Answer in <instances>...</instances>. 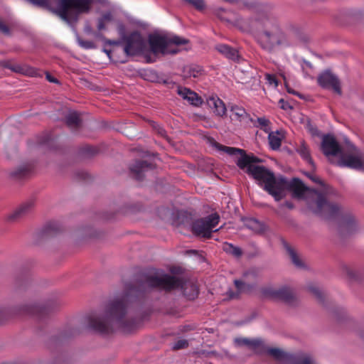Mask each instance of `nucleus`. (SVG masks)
Returning <instances> with one entry per match:
<instances>
[{
    "instance_id": "nucleus-1",
    "label": "nucleus",
    "mask_w": 364,
    "mask_h": 364,
    "mask_svg": "<svg viewBox=\"0 0 364 364\" xmlns=\"http://www.w3.org/2000/svg\"><path fill=\"white\" fill-rule=\"evenodd\" d=\"M213 145L218 149L230 155L240 154L237 160V165L257 180L262 188L276 201L284 198L287 190H291L294 198L306 200L309 208L316 214L330 218L339 212L340 207L338 204L327 201L326 196L330 193L329 188L319 178L309 176L314 182L321 185V189L318 191L310 189L297 178L289 181L282 176H276L264 166L255 165L259 159L254 156L245 154L242 149L225 146L217 142H214Z\"/></svg>"
},
{
    "instance_id": "nucleus-2",
    "label": "nucleus",
    "mask_w": 364,
    "mask_h": 364,
    "mask_svg": "<svg viewBox=\"0 0 364 364\" xmlns=\"http://www.w3.org/2000/svg\"><path fill=\"white\" fill-rule=\"evenodd\" d=\"M235 25L243 31L257 32L259 43L269 52L291 44L277 21L265 14L257 13L250 18L238 17L235 20Z\"/></svg>"
},
{
    "instance_id": "nucleus-3",
    "label": "nucleus",
    "mask_w": 364,
    "mask_h": 364,
    "mask_svg": "<svg viewBox=\"0 0 364 364\" xmlns=\"http://www.w3.org/2000/svg\"><path fill=\"white\" fill-rule=\"evenodd\" d=\"M89 325L95 331L109 333L114 329L129 332L135 325L127 305V298L113 301L102 315H93L89 317Z\"/></svg>"
},
{
    "instance_id": "nucleus-4",
    "label": "nucleus",
    "mask_w": 364,
    "mask_h": 364,
    "mask_svg": "<svg viewBox=\"0 0 364 364\" xmlns=\"http://www.w3.org/2000/svg\"><path fill=\"white\" fill-rule=\"evenodd\" d=\"M147 284L166 290L181 289L183 294L190 300L194 299L198 294V287L191 281L183 282L176 277L156 273L147 279Z\"/></svg>"
},
{
    "instance_id": "nucleus-5",
    "label": "nucleus",
    "mask_w": 364,
    "mask_h": 364,
    "mask_svg": "<svg viewBox=\"0 0 364 364\" xmlns=\"http://www.w3.org/2000/svg\"><path fill=\"white\" fill-rule=\"evenodd\" d=\"M187 39L179 36H168L159 34L149 36V43L151 50L154 54H176L178 50L175 46H181L188 43Z\"/></svg>"
},
{
    "instance_id": "nucleus-6",
    "label": "nucleus",
    "mask_w": 364,
    "mask_h": 364,
    "mask_svg": "<svg viewBox=\"0 0 364 364\" xmlns=\"http://www.w3.org/2000/svg\"><path fill=\"white\" fill-rule=\"evenodd\" d=\"M220 220L218 214L213 213L205 218L197 220L193 223V232L200 237H210L213 229L218 225Z\"/></svg>"
},
{
    "instance_id": "nucleus-7",
    "label": "nucleus",
    "mask_w": 364,
    "mask_h": 364,
    "mask_svg": "<svg viewBox=\"0 0 364 364\" xmlns=\"http://www.w3.org/2000/svg\"><path fill=\"white\" fill-rule=\"evenodd\" d=\"M262 294L273 299L281 300L289 305H295L297 299L293 290L287 287L274 288L265 287L261 289Z\"/></svg>"
},
{
    "instance_id": "nucleus-8",
    "label": "nucleus",
    "mask_w": 364,
    "mask_h": 364,
    "mask_svg": "<svg viewBox=\"0 0 364 364\" xmlns=\"http://www.w3.org/2000/svg\"><path fill=\"white\" fill-rule=\"evenodd\" d=\"M337 164L341 167L362 169L364 168V156L358 149L351 145L349 152L341 154Z\"/></svg>"
},
{
    "instance_id": "nucleus-9",
    "label": "nucleus",
    "mask_w": 364,
    "mask_h": 364,
    "mask_svg": "<svg viewBox=\"0 0 364 364\" xmlns=\"http://www.w3.org/2000/svg\"><path fill=\"white\" fill-rule=\"evenodd\" d=\"M267 352L270 355L281 362L291 361L293 364H317L311 356L307 355L292 358L279 348H269Z\"/></svg>"
},
{
    "instance_id": "nucleus-10",
    "label": "nucleus",
    "mask_w": 364,
    "mask_h": 364,
    "mask_svg": "<svg viewBox=\"0 0 364 364\" xmlns=\"http://www.w3.org/2000/svg\"><path fill=\"white\" fill-rule=\"evenodd\" d=\"M125 43L124 52L127 55H134L143 50L144 40L139 32H133L123 38Z\"/></svg>"
},
{
    "instance_id": "nucleus-11",
    "label": "nucleus",
    "mask_w": 364,
    "mask_h": 364,
    "mask_svg": "<svg viewBox=\"0 0 364 364\" xmlns=\"http://www.w3.org/2000/svg\"><path fill=\"white\" fill-rule=\"evenodd\" d=\"M318 83L323 88H331L337 94L341 95L340 82L337 77L330 71H325L319 75Z\"/></svg>"
},
{
    "instance_id": "nucleus-12",
    "label": "nucleus",
    "mask_w": 364,
    "mask_h": 364,
    "mask_svg": "<svg viewBox=\"0 0 364 364\" xmlns=\"http://www.w3.org/2000/svg\"><path fill=\"white\" fill-rule=\"evenodd\" d=\"M321 149L324 155L326 156H336L341 151V149L338 141L333 136L330 134L326 135L323 137Z\"/></svg>"
},
{
    "instance_id": "nucleus-13",
    "label": "nucleus",
    "mask_w": 364,
    "mask_h": 364,
    "mask_svg": "<svg viewBox=\"0 0 364 364\" xmlns=\"http://www.w3.org/2000/svg\"><path fill=\"white\" fill-rule=\"evenodd\" d=\"M177 93L183 99L187 100L191 105L199 106L202 104V100L198 96L197 93L188 88L178 87Z\"/></svg>"
},
{
    "instance_id": "nucleus-14",
    "label": "nucleus",
    "mask_w": 364,
    "mask_h": 364,
    "mask_svg": "<svg viewBox=\"0 0 364 364\" xmlns=\"http://www.w3.org/2000/svg\"><path fill=\"white\" fill-rule=\"evenodd\" d=\"M9 68L15 73L27 76L33 77L37 75V71L33 68L27 65H10L9 63L1 62V68Z\"/></svg>"
},
{
    "instance_id": "nucleus-15",
    "label": "nucleus",
    "mask_w": 364,
    "mask_h": 364,
    "mask_svg": "<svg viewBox=\"0 0 364 364\" xmlns=\"http://www.w3.org/2000/svg\"><path fill=\"white\" fill-rule=\"evenodd\" d=\"M208 106L218 116H223L226 112V108L223 102L218 97H212L207 100Z\"/></svg>"
},
{
    "instance_id": "nucleus-16",
    "label": "nucleus",
    "mask_w": 364,
    "mask_h": 364,
    "mask_svg": "<svg viewBox=\"0 0 364 364\" xmlns=\"http://www.w3.org/2000/svg\"><path fill=\"white\" fill-rule=\"evenodd\" d=\"M231 117L234 120H238L242 122L247 123L250 120V116L245 109L237 105H232L230 108Z\"/></svg>"
},
{
    "instance_id": "nucleus-17",
    "label": "nucleus",
    "mask_w": 364,
    "mask_h": 364,
    "mask_svg": "<svg viewBox=\"0 0 364 364\" xmlns=\"http://www.w3.org/2000/svg\"><path fill=\"white\" fill-rule=\"evenodd\" d=\"M33 207L32 201L26 202L22 204L16 210L8 217V220H14L20 218L28 214Z\"/></svg>"
},
{
    "instance_id": "nucleus-18",
    "label": "nucleus",
    "mask_w": 364,
    "mask_h": 364,
    "mask_svg": "<svg viewBox=\"0 0 364 364\" xmlns=\"http://www.w3.org/2000/svg\"><path fill=\"white\" fill-rule=\"evenodd\" d=\"M341 227L347 232H353L357 228V220L351 214H346L342 219Z\"/></svg>"
},
{
    "instance_id": "nucleus-19",
    "label": "nucleus",
    "mask_w": 364,
    "mask_h": 364,
    "mask_svg": "<svg viewBox=\"0 0 364 364\" xmlns=\"http://www.w3.org/2000/svg\"><path fill=\"white\" fill-rule=\"evenodd\" d=\"M216 50L227 58L235 60L239 58L238 52L234 48L225 44H220L216 46Z\"/></svg>"
},
{
    "instance_id": "nucleus-20",
    "label": "nucleus",
    "mask_w": 364,
    "mask_h": 364,
    "mask_svg": "<svg viewBox=\"0 0 364 364\" xmlns=\"http://www.w3.org/2000/svg\"><path fill=\"white\" fill-rule=\"evenodd\" d=\"M287 251L291 259V262L297 268L304 269L306 267L304 262L293 248H291V247H287Z\"/></svg>"
},
{
    "instance_id": "nucleus-21",
    "label": "nucleus",
    "mask_w": 364,
    "mask_h": 364,
    "mask_svg": "<svg viewBox=\"0 0 364 364\" xmlns=\"http://www.w3.org/2000/svg\"><path fill=\"white\" fill-rule=\"evenodd\" d=\"M235 286L237 289V292L234 293L232 291H229V296L231 299L237 298L240 293L245 292L250 289V286L245 283V282L235 279L234 281Z\"/></svg>"
},
{
    "instance_id": "nucleus-22",
    "label": "nucleus",
    "mask_w": 364,
    "mask_h": 364,
    "mask_svg": "<svg viewBox=\"0 0 364 364\" xmlns=\"http://www.w3.org/2000/svg\"><path fill=\"white\" fill-rule=\"evenodd\" d=\"M183 77L186 78L198 77L202 73V69L199 66L190 65L183 69Z\"/></svg>"
},
{
    "instance_id": "nucleus-23",
    "label": "nucleus",
    "mask_w": 364,
    "mask_h": 364,
    "mask_svg": "<svg viewBox=\"0 0 364 364\" xmlns=\"http://www.w3.org/2000/svg\"><path fill=\"white\" fill-rule=\"evenodd\" d=\"M149 166V165L146 161H138L131 166V171L136 174L139 179H141V174Z\"/></svg>"
},
{
    "instance_id": "nucleus-24",
    "label": "nucleus",
    "mask_w": 364,
    "mask_h": 364,
    "mask_svg": "<svg viewBox=\"0 0 364 364\" xmlns=\"http://www.w3.org/2000/svg\"><path fill=\"white\" fill-rule=\"evenodd\" d=\"M235 343L238 346H245L250 349L257 350L261 345L262 342L259 340H250L247 338H237Z\"/></svg>"
},
{
    "instance_id": "nucleus-25",
    "label": "nucleus",
    "mask_w": 364,
    "mask_h": 364,
    "mask_svg": "<svg viewBox=\"0 0 364 364\" xmlns=\"http://www.w3.org/2000/svg\"><path fill=\"white\" fill-rule=\"evenodd\" d=\"M186 6H191L198 11H203L206 8L205 0H181Z\"/></svg>"
},
{
    "instance_id": "nucleus-26",
    "label": "nucleus",
    "mask_w": 364,
    "mask_h": 364,
    "mask_svg": "<svg viewBox=\"0 0 364 364\" xmlns=\"http://www.w3.org/2000/svg\"><path fill=\"white\" fill-rule=\"evenodd\" d=\"M282 138L278 132L269 133L268 139L270 147L274 150L278 149L281 146Z\"/></svg>"
},
{
    "instance_id": "nucleus-27",
    "label": "nucleus",
    "mask_w": 364,
    "mask_h": 364,
    "mask_svg": "<svg viewBox=\"0 0 364 364\" xmlns=\"http://www.w3.org/2000/svg\"><path fill=\"white\" fill-rule=\"evenodd\" d=\"M297 152L304 160H306L309 164L314 167V161L310 156L309 150L304 142H302L301 145L297 148Z\"/></svg>"
},
{
    "instance_id": "nucleus-28",
    "label": "nucleus",
    "mask_w": 364,
    "mask_h": 364,
    "mask_svg": "<svg viewBox=\"0 0 364 364\" xmlns=\"http://www.w3.org/2000/svg\"><path fill=\"white\" fill-rule=\"evenodd\" d=\"M113 19L112 14L111 12H106L103 14L97 19V28L99 31H102L106 28V25L111 22Z\"/></svg>"
},
{
    "instance_id": "nucleus-29",
    "label": "nucleus",
    "mask_w": 364,
    "mask_h": 364,
    "mask_svg": "<svg viewBox=\"0 0 364 364\" xmlns=\"http://www.w3.org/2000/svg\"><path fill=\"white\" fill-rule=\"evenodd\" d=\"M66 122L68 126L77 127L80 123V119L78 113L76 112H70L66 116Z\"/></svg>"
},
{
    "instance_id": "nucleus-30",
    "label": "nucleus",
    "mask_w": 364,
    "mask_h": 364,
    "mask_svg": "<svg viewBox=\"0 0 364 364\" xmlns=\"http://www.w3.org/2000/svg\"><path fill=\"white\" fill-rule=\"evenodd\" d=\"M223 250L226 252L237 257H239L242 255V251L240 247H235L230 243H225L223 245Z\"/></svg>"
},
{
    "instance_id": "nucleus-31",
    "label": "nucleus",
    "mask_w": 364,
    "mask_h": 364,
    "mask_svg": "<svg viewBox=\"0 0 364 364\" xmlns=\"http://www.w3.org/2000/svg\"><path fill=\"white\" fill-rule=\"evenodd\" d=\"M342 269L343 273L350 279L356 280L358 279V272L355 268L348 265H344L343 266Z\"/></svg>"
},
{
    "instance_id": "nucleus-32",
    "label": "nucleus",
    "mask_w": 364,
    "mask_h": 364,
    "mask_svg": "<svg viewBox=\"0 0 364 364\" xmlns=\"http://www.w3.org/2000/svg\"><path fill=\"white\" fill-rule=\"evenodd\" d=\"M247 226L255 232H259L263 230L262 225L256 220H250Z\"/></svg>"
},
{
    "instance_id": "nucleus-33",
    "label": "nucleus",
    "mask_w": 364,
    "mask_h": 364,
    "mask_svg": "<svg viewBox=\"0 0 364 364\" xmlns=\"http://www.w3.org/2000/svg\"><path fill=\"white\" fill-rule=\"evenodd\" d=\"M77 43L82 48L85 49H92L96 48L95 43L91 41H85L80 38H77Z\"/></svg>"
},
{
    "instance_id": "nucleus-34",
    "label": "nucleus",
    "mask_w": 364,
    "mask_h": 364,
    "mask_svg": "<svg viewBox=\"0 0 364 364\" xmlns=\"http://www.w3.org/2000/svg\"><path fill=\"white\" fill-rule=\"evenodd\" d=\"M258 126L263 129L266 132L269 131V121L264 117L257 118Z\"/></svg>"
},
{
    "instance_id": "nucleus-35",
    "label": "nucleus",
    "mask_w": 364,
    "mask_h": 364,
    "mask_svg": "<svg viewBox=\"0 0 364 364\" xmlns=\"http://www.w3.org/2000/svg\"><path fill=\"white\" fill-rule=\"evenodd\" d=\"M294 208V205L291 202L286 201L284 203H282L279 205V210L277 211L276 213L278 215H282L284 208L292 210Z\"/></svg>"
},
{
    "instance_id": "nucleus-36",
    "label": "nucleus",
    "mask_w": 364,
    "mask_h": 364,
    "mask_svg": "<svg viewBox=\"0 0 364 364\" xmlns=\"http://www.w3.org/2000/svg\"><path fill=\"white\" fill-rule=\"evenodd\" d=\"M258 276H259V271L255 269H252L248 270L243 275V277L247 280L250 279L256 278Z\"/></svg>"
},
{
    "instance_id": "nucleus-37",
    "label": "nucleus",
    "mask_w": 364,
    "mask_h": 364,
    "mask_svg": "<svg viewBox=\"0 0 364 364\" xmlns=\"http://www.w3.org/2000/svg\"><path fill=\"white\" fill-rule=\"evenodd\" d=\"M265 79L270 85H273L274 87L278 85L277 80L274 75L267 73L265 74Z\"/></svg>"
},
{
    "instance_id": "nucleus-38",
    "label": "nucleus",
    "mask_w": 364,
    "mask_h": 364,
    "mask_svg": "<svg viewBox=\"0 0 364 364\" xmlns=\"http://www.w3.org/2000/svg\"><path fill=\"white\" fill-rule=\"evenodd\" d=\"M188 343L186 340L182 339L176 342L173 346V348L175 350L185 348L188 346Z\"/></svg>"
},
{
    "instance_id": "nucleus-39",
    "label": "nucleus",
    "mask_w": 364,
    "mask_h": 364,
    "mask_svg": "<svg viewBox=\"0 0 364 364\" xmlns=\"http://www.w3.org/2000/svg\"><path fill=\"white\" fill-rule=\"evenodd\" d=\"M27 172V169L26 168H19L18 170L16 171V175L18 177H21V176H23Z\"/></svg>"
},
{
    "instance_id": "nucleus-40",
    "label": "nucleus",
    "mask_w": 364,
    "mask_h": 364,
    "mask_svg": "<svg viewBox=\"0 0 364 364\" xmlns=\"http://www.w3.org/2000/svg\"><path fill=\"white\" fill-rule=\"evenodd\" d=\"M1 33L6 34V35H9L10 34V30L8 26H6V25L3 24L1 23Z\"/></svg>"
},
{
    "instance_id": "nucleus-41",
    "label": "nucleus",
    "mask_w": 364,
    "mask_h": 364,
    "mask_svg": "<svg viewBox=\"0 0 364 364\" xmlns=\"http://www.w3.org/2000/svg\"><path fill=\"white\" fill-rule=\"evenodd\" d=\"M105 43L109 45H114V46H119L122 44L121 41H110V40H106Z\"/></svg>"
},
{
    "instance_id": "nucleus-42",
    "label": "nucleus",
    "mask_w": 364,
    "mask_h": 364,
    "mask_svg": "<svg viewBox=\"0 0 364 364\" xmlns=\"http://www.w3.org/2000/svg\"><path fill=\"white\" fill-rule=\"evenodd\" d=\"M117 50L115 48H114L112 50H108V49H106V48L103 49V52H105L109 58H112V56H111L112 53H114V52H117Z\"/></svg>"
},
{
    "instance_id": "nucleus-43",
    "label": "nucleus",
    "mask_w": 364,
    "mask_h": 364,
    "mask_svg": "<svg viewBox=\"0 0 364 364\" xmlns=\"http://www.w3.org/2000/svg\"><path fill=\"white\" fill-rule=\"evenodd\" d=\"M46 78L49 82H58V80L48 73L46 74Z\"/></svg>"
},
{
    "instance_id": "nucleus-44",
    "label": "nucleus",
    "mask_w": 364,
    "mask_h": 364,
    "mask_svg": "<svg viewBox=\"0 0 364 364\" xmlns=\"http://www.w3.org/2000/svg\"><path fill=\"white\" fill-rule=\"evenodd\" d=\"M224 11H225V10H224L223 9H217V10H216L215 14H216V15H217L219 18H223V16H222V15H221V13H222V12H224Z\"/></svg>"
},
{
    "instance_id": "nucleus-45",
    "label": "nucleus",
    "mask_w": 364,
    "mask_h": 364,
    "mask_svg": "<svg viewBox=\"0 0 364 364\" xmlns=\"http://www.w3.org/2000/svg\"><path fill=\"white\" fill-rule=\"evenodd\" d=\"M286 87H287V90L289 93H292L294 95H299V94L294 91L291 88H290L287 84H286Z\"/></svg>"
},
{
    "instance_id": "nucleus-46",
    "label": "nucleus",
    "mask_w": 364,
    "mask_h": 364,
    "mask_svg": "<svg viewBox=\"0 0 364 364\" xmlns=\"http://www.w3.org/2000/svg\"><path fill=\"white\" fill-rule=\"evenodd\" d=\"M26 311L28 314H34L36 311V307H35V306L29 307V309L28 310H26Z\"/></svg>"
},
{
    "instance_id": "nucleus-47",
    "label": "nucleus",
    "mask_w": 364,
    "mask_h": 364,
    "mask_svg": "<svg viewBox=\"0 0 364 364\" xmlns=\"http://www.w3.org/2000/svg\"><path fill=\"white\" fill-rule=\"evenodd\" d=\"M312 291L315 294V295H316L318 297H320L321 296V292L319 291L318 289H316V288H314L312 289Z\"/></svg>"
},
{
    "instance_id": "nucleus-48",
    "label": "nucleus",
    "mask_w": 364,
    "mask_h": 364,
    "mask_svg": "<svg viewBox=\"0 0 364 364\" xmlns=\"http://www.w3.org/2000/svg\"><path fill=\"white\" fill-rule=\"evenodd\" d=\"M279 103H282V109H286L287 108L288 106L287 104H284V100H282V99L280 100Z\"/></svg>"
}]
</instances>
